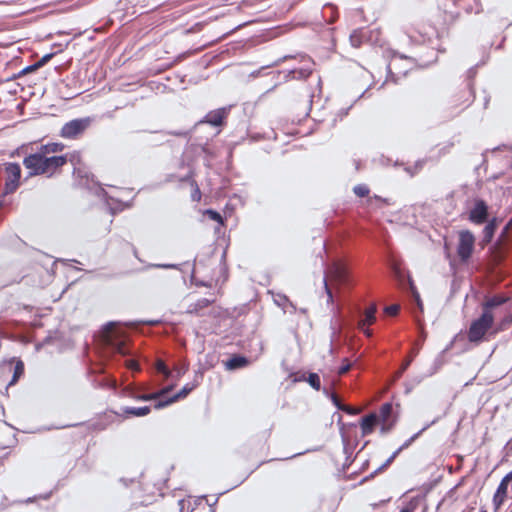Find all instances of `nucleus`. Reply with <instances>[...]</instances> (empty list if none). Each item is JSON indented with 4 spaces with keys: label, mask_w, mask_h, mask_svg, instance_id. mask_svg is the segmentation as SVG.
<instances>
[{
    "label": "nucleus",
    "mask_w": 512,
    "mask_h": 512,
    "mask_svg": "<svg viewBox=\"0 0 512 512\" xmlns=\"http://www.w3.org/2000/svg\"><path fill=\"white\" fill-rule=\"evenodd\" d=\"M248 364V359L244 356H238L235 355L231 357L228 361L225 363V367L228 370H235L239 368H243Z\"/></svg>",
    "instance_id": "obj_19"
},
{
    "label": "nucleus",
    "mask_w": 512,
    "mask_h": 512,
    "mask_svg": "<svg viewBox=\"0 0 512 512\" xmlns=\"http://www.w3.org/2000/svg\"><path fill=\"white\" fill-rule=\"evenodd\" d=\"M400 451H401V448H398L395 452H393V454L376 470V472L381 471V470L385 469L386 467H388L394 461V459L396 458V456L398 455V453Z\"/></svg>",
    "instance_id": "obj_34"
},
{
    "label": "nucleus",
    "mask_w": 512,
    "mask_h": 512,
    "mask_svg": "<svg viewBox=\"0 0 512 512\" xmlns=\"http://www.w3.org/2000/svg\"><path fill=\"white\" fill-rule=\"evenodd\" d=\"M364 334H366L368 337H370L372 335V332L371 330H369L368 328H366V326H363L362 328H360Z\"/></svg>",
    "instance_id": "obj_49"
},
{
    "label": "nucleus",
    "mask_w": 512,
    "mask_h": 512,
    "mask_svg": "<svg viewBox=\"0 0 512 512\" xmlns=\"http://www.w3.org/2000/svg\"><path fill=\"white\" fill-rule=\"evenodd\" d=\"M392 410H393V407H392L391 403L387 402L381 406L380 412H379V417L383 423L382 430L385 429V426L387 425V422L389 421V418L391 416Z\"/></svg>",
    "instance_id": "obj_22"
},
{
    "label": "nucleus",
    "mask_w": 512,
    "mask_h": 512,
    "mask_svg": "<svg viewBox=\"0 0 512 512\" xmlns=\"http://www.w3.org/2000/svg\"><path fill=\"white\" fill-rule=\"evenodd\" d=\"M365 38L364 32L361 29L354 30L349 37V41L352 47L359 48Z\"/></svg>",
    "instance_id": "obj_24"
},
{
    "label": "nucleus",
    "mask_w": 512,
    "mask_h": 512,
    "mask_svg": "<svg viewBox=\"0 0 512 512\" xmlns=\"http://www.w3.org/2000/svg\"><path fill=\"white\" fill-rule=\"evenodd\" d=\"M440 419V417H436L435 419H433L430 423H427L420 431H418L417 433H415L413 436H411L400 448L401 450L403 448H406L408 447L413 441H415L425 430H427L430 426L434 425L436 422H438V420Z\"/></svg>",
    "instance_id": "obj_26"
},
{
    "label": "nucleus",
    "mask_w": 512,
    "mask_h": 512,
    "mask_svg": "<svg viewBox=\"0 0 512 512\" xmlns=\"http://www.w3.org/2000/svg\"><path fill=\"white\" fill-rule=\"evenodd\" d=\"M91 117L76 118L65 123L60 131V136L65 139H77L91 126Z\"/></svg>",
    "instance_id": "obj_3"
},
{
    "label": "nucleus",
    "mask_w": 512,
    "mask_h": 512,
    "mask_svg": "<svg viewBox=\"0 0 512 512\" xmlns=\"http://www.w3.org/2000/svg\"><path fill=\"white\" fill-rule=\"evenodd\" d=\"M344 364L339 368L338 370V374L339 375H343L345 374L346 372L349 371V369L351 368V363L348 361V359H344L343 360Z\"/></svg>",
    "instance_id": "obj_37"
},
{
    "label": "nucleus",
    "mask_w": 512,
    "mask_h": 512,
    "mask_svg": "<svg viewBox=\"0 0 512 512\" xmlns=\"http://www.w3.org/2000/svg\"><path fill=\"white\" fill-rule=\"evenodd\" d=\"M274 302L281 307L284 312L294 313L296 311L295 305L284 294H277L274 298Z\"/></svg>",
    "instance_id": "obj_17"
},
{
    "label": "nucleus",
    "mask_w": 512,
    "mask_h": 512,
    "mask_svg": "<svg viewBox=\"0 0 512 512\" xmlns=\"http://www.w3.org/2000/svg\"><path fill=\"white\" fill-rule=\"evenodd\" d=\"M53 56V53H49L44 55L39 61H37L36 63L39 66V68L45 65Z\"/></svg>",
    "instance_id": "obj_39"
},
{
    "label": "nucleus",
    "mask_w": 512,
    "mask_h": 512,
    "mask_svg": "<svg viewBox=\"0 0 512 512\" xmlns=\"http://www.w3.org/2000/svg\"><path fill=\"white\" fill-rule=\"evenodd\" d=\"M115 416H117V413H111V414L109 415V417H115Z\"/></svg>",
    "instance_id": "obj_54"
},
{
    "label": "nucleus",
    "mask_w": 512,
    "mask_h": 512,
    "mask_svg": "<svg viewBox=\"0 0 512 512\" xmlns=\"http://www.w3.org/2000/svg\"><path fill=\"white\" fill-rule=\"evenodd\" d=\"M353 192L358 197H366L370 193V189L366 184H358L354 186Z\"/></svg>",
    "instance_id": "obj_30"
},
{
    "label": "nucleus",
    "mask_w": 512,
    "mask_h": 512,
    "mask_svg": "<svg viewBox=\"0 0 512 512\" xmlns=\"http://www.w3.org/2000/svg\"><path fill=\"white\" fill-rule=\"evenodd\" d=\"M512 323V316L509 315L507 317H505L502 322H501V325H500V328L499 329H503L505 328L506 326L510 325Z\"/></svg>",
    "instance_id": "obj_41"
},
{
    "label": "nucleus",
    "mask_w": 512,
    "mask_h": 512,
    "mask_svg": "<svg viewBox=\"0 0 512 512\" xmlns=\"http://www.w3.org/2000/svg\"><path fill=\"white\" fill-rule=\"evenodd\" d=\"M372 199H375V200H377V201H381V202H383V203H385V204H388V200H387V199H384V198H382V197H380V196H378V195H375L374 197H370V198H368V200H367V201L370 203V202L372 201Z\"/></svg>",
    "instance_id": "obj_45"
},
{
    "label": "nucleus",
    "mask_w": 512,
    "mask_h": 512,
    "mask_svg": "<svg viewBox=\"0 0 512 512\" xmlns=\"http://www.w3.org/2000/svg\"><path fill=\"white\" fill-rule=\"evenodd\" d=\"M376 311H377V308L375 305H371L369 308H367V310L365 311L364 318H362L358 323V327L362 328L363 326H368V325L373 324L376 320V316H375Z\"/></svg>",
    "instance_id": "obj_20"
},
{
    "label": "nucleus",
    "mask_w": 512,
    "mask_h": 512,
    "mask_svg": "<svg viewBox=\"0 0 512 512\" xmlns=\"http://www.w3.org/2000/svg\"><path fill=\"white\" fill-rule=\"evenodd\" d=\"M129 367H130L131 369H136V368H137V363H136L135 361L131 360V361L129 362Z\"/></svg>",
    "instance_id": "obj_52"
},
{
    "label": "nucleus",
    "mask_w": 512,
    "mask_h": 512,
    "mask_svg": "<svg viewBox=\"0 0 512 512\" xmlns=\"http://www.w3.org/2000/svg\"><path fill=\"white\" fill-rule=\"evenodd\" d=\"M475 247V236L469 230H461L458 234L457 255L461 262L466 263L472 256Z\"/></svg>",
    "instance_id": "obj_4"
},
{
    "label": "nucleus",
    "mask_w": 512,
    "mask_h": 512,
    "mask_svg": "<svg viewBox=\"0 0 512 512\" xmlns=\"http://www.w3.org/2000/svg\"><path fill=\"white\" fill-rule=\"evenodd\" d=\"M151 408L150 406H143V407H125L123 408V412L128 416L133 417H143L150 413Z\"/></svg>",
    "instance_id": "obj_21"
},
{
    "label": "nucleus",
    "mask_w": 512,
    "mask_h": 512,
    "mask_svg": "<svg viewBox=\"0 0 512 512\" xmlns=\"http://www.w3.org/2000/svg\"><path fill=\"white\" fill-rule=\"evenodd\" d=\"M156 370L159 373H162L166 378H168L171 375V371L168 369L166 364L162 360H158L156 362Z\"/></svg>",
    "instance_id": "obj_32"
},
{
    "label": "nucleus",
    "mask_w": 512,
    "mask_h": 512,
    "mask_svg": "<svg viewBox=\"0 0 512 512\" xmlns=\"http://www.w3.org/2000/svg\"><path fill=\"white\" fill-rule=\"evenodd\" d=\"M170 390H171V387H166V388L161 389L160 391H157L155 393H150V394H144V393H139L136 391H131L128 394V396L135 400L148 401V400L160 398L163 395H165L166 393H168Z\"/></svg>",
    "instance_id": "obj_13"
},
{
    "label": "nucleus",
    "mask_w": 512,
    "mask_h": 512,
    "mask_svg": "<svg viewBox=\"0 0 512 512\" xmlns=\"http://www.w3.org/2000/svg\"><path fill=\"white\" fill-rule=\"evenodd\" d=\"M207 213L210 215V217L213 219V220H221V216L219 213H217L216 211H213V210H208Z\"/></svg>",
    "instance_id": "obj_43"
},
{
    "label": "nucleus",
    "mask_w": 512,
    "mask_h": 512,
    "mask_svg": "<svg viewBox=\"0 0 512 512\" xmlns=\"http://www.w3.org/2000/svg\"><path fill=\"white\" fill-rule=\"evenodd\" d=\"M323 286H324L325 293L327 295V304L328 305H333L334 298H333L332 291H331V289H330V287L328 285V282H327V276L323 277Z\"/></svg>",
    "instance_id": "obj_31"
},
{
    "label": "nucleus",
    "mask_w": 512,
    "mask_h": 512,
    "mask_svg": "<svg viewBox=\"0 0 512 512\" xmlns=\"http://www.w3.org/2000/svg\"><path fill=\"white\" fill-rule=\"evenodd\" d=\"M506 301H507V298L503 297V296L496 295V296L490 297L483 303V311L482 312H487L488 314H492L493 308L503 305L504 303H506Z\"/></svg>",
    "instance_id": "obj_16"
},
{
    "label": "nucleus",
    "mask_w": 512,
    "mask_h": 512,
    "mask_svg": "<svg viewBox=\"0 0 512 512\" xmlns=\"http://www.w3.org/2000/svg\"><path fill=\"white\" fill-rule=\"evenodd\" d=\"M229 109L226 107L218 108L208 112L203 119H201L198 123L203 124L207 123L212 126H219L222 124L223 120L227 117Z\"/></svg>",
    "instance_id": "obj_11"
},
{
    "label": "nucleus",
    "mask_w": 512,
    "mask_h": 512,
    "mask_svg": "<svg viewBox=\"0 0 512 512\" xmlns=\"http://www.w3.org/2000/svg\"><path fill=\"white\" fill-rule=\"evenodd\" d=\"M423 165H424V160H418V161L415 163V165H414V167H413V168H412V167H407V168H406V171H407L411 176H413V175H415L416 173H418V172L422 169Z\"/></svg>",
    "instance_id": "obj_33"
},
{
    "label": "nucleus",
    "mask_w": 512,
    "mask_h": 512,
    "mask_svg": "<svg viewBox=\"0 0 512 512\" xmlns=\"http://www.w3.org/2000/svg\"><path fill=\"white\" fill-rule=\"evenodd\" d=\"M5 187L4 191L6 194L13 193L17 190L20 184L21 178V167L18 163H7L5 164Z\"/></svg>",
    "instance_id": "obj_5"
},
{
    "label": "nucleus",
    "mask_w": 512,
    "mask_h": 512,
    "mask_svg": "<svg viewBox=\"0 0 512 512\" xmlns=\"http://www.w3.org/2000/svg\"><path fill=\"white\" fill-rule=\"evenodd\" d=\"M211 303H212V300H209L207 298H200L197 301L189 304L186 312L188 314L198 315L201 310H203L204 308H207Z\"/></svg>",
    "instance_id": "obj_18"
},
{
    "label": "nucleus",
    "mask_w": 512,
    "mask_h": 512,
    "mask_svg": "<svg viewBox=\"0 0 512 512\" xmlns=\"http://www.w3.org/2000/svg\"><path fill=\"white\" fill-rule=\"evenodd\" d=\"M494 231H495V223H494V221H491L483 229L484 241L489 242L494 235Z\"/></svg>",
    "instance_id": "obj_27"
},
{
    "label": "nucleus",
    "mask_w": 512,
    "mask_h": 512,
    "mask_svg": "<svg viewBox=\"0 0 512 512\" xmlns=\"http://www.w3.org/2000/svg\"><path fill=\"white\" fill-rule=\"evenodd\" d=\"M63 149L64 145L62 143H48L45 145H41L38 151L49 156L50 154L61 152Z\"/></svg>",
    "instance_id": "obj_23"
},
{
    "label": "nucleus",
    "mask_w": 512,
    "mask_h": 512,
    "mask_svg": "<svg viewBox=\"0 0 512 512\" xmlns=\"http://www.w3.org/2000/svg\"><path fill=\"white\" fill-rule=\"evenodd\" d=\"M475 74H476V71H475V69H474V68H471V69L468 71V76H469L470 78H473V77L475 76Z\"/></svg>",
    "instance_id": "obj_51"
},
{
    "label": "nucleus",
    "mask_w": 512,
    "mask_h": 512,
    "mask_svg": "<svg viewBox=\"0 0 512 512\" xmlns=\"http://www.w3.org/2000/svg\"><path fill=\"white\" fill-rule=\"evenodd\" d=\"M171 135H174V136H187L188 133L187 132H184V131H175V132H170Z\"/></svg>",
    "instance_id": "obj_47"
},
{
    "label": "nucleus",
    "mask_w": 512,
    "mask_h": 512,
    "mask_svg": "<svg viewBox=\"0 0 512 512\" xmlns=\"http://www.w3.org/2000/svg\"><path fill=\"white\" fill-rule=\"evenodd\" d=\"M66 163V156H47L40 151L26 156L23 160V165L29 170L30 176L46 175L50 177Z\"/></svg>",
    "instance_id": "obj_1"
},
{
    "label": "nucleus",
    "mask_w": 512,
    "mask_h": 512,
    "mask_svg": "<svg viewBox=\"0 0 512 512\" xmlns=\"http://www.w3.org/2000/svg\"><path fill=\"white\" fill-rule=\"evenodd\" d=\"M340 410H342V411H344V412H346L348 414H355L356 413V411L352 407H350L348 405H345V404L342 405Z\"/></svg>",
    "instance_id": "obj_44"
},
{
    "label": "nucleus",
    "mask_w": 512,
    "mask_h": 512,
    "mask_svg": "<svg viewBox=\"0 0 512 512\" xmlns=\"http://www.w3.org/2000/svg\"><path fill=\"white\" fill-rule=\"evenodd\" d=\"M512 481V470L507 473L498 485L493 496V505L495 509H499L507 497L508 485Z\"/></svg>",
    "instance_id": "obj_9"
},
{
    "label": "nucleus",
    "mask_w": 512,
    "mask_h": 512,
    "mask_svg": "<svg viewBox=\"0 0 512 512\" xmlns=\"http://www.w3.org/2000/svg\"><path fill=\"white\" fill-rule=\"evenodd\" d=\"M407 35L412 43L425 44L431 43L432 38L437 36V31L432 26H423L422 29L409 28Z\"/></svg>",
    "instance_id": "obj_6"
},
{
    "label": "nucleus",
    "mask_w": 512,
    "mask_h": 512,
    "mask_svg": "<svg viewBox=\"0 0 512 512\" xmlns=\"http://www.w3.org/2000/svg\"><path fill=\"white\" fill-rule=\"evenodd\" d=\"M114 326V323L110 322L107 323L105 328V341L106 344L116 353L125 355L128 353L125 340L124 339H118L114 332L112 331V328Z\"/></svg>",
    "instance_id": "obj_7"
},
{
    "label": "nucleus",
    "mask_w": 512,
    "mask_h": 512,
    "mask_svg": "<svg viewBox=\"0 0 512 512\" xmlns=\"http://www.w3.org/2000/svg\"><path fill=\"white\" fill-rule=\"evenodd\" d=\"M469 86V94H470V97L471 98H474V90H473V86L471 83L468 84Z\"/></svg>",
    "instance_id": "obj_50"
},
{
    "label": "nucleus",
    "mask_w": 512,
    "mask_h": 512,
    "mask_svg": "<svg viewBox=\"0 0 512 512\" xmlns=\"http://www.w3.org/2000/svg\"><path fill=\"white\" fill-rule=\"evenodd\" d=\"M159 267L171 268L174 267V265H159Z\"/></svg>",
    "instance_id": "obj_53"
},
{
    "label": "nucleus",
    "mask_w": 512,
    "mask_h": 512,
    "mask_svg": "<svg viewBox=\"0 0 512 512\" xmlns=\"http://www.w3.org/2000/svg\"><path fill=\"white\" fill-rule=\"evenodd\" d=\"M24 372V365L21 361H18L14 367V373L11 381L9 382V385H13L17 382L18 378L23 374Z\"/></svg>",
    "instance_id": "obj_29"
},
{
    "label": "nucleus",
    "mask_w": 512,
    "mask_h": 512,
    "mask_svg": "<svg viewBox=\"0 0 512 512\" xmlns=\"http://www.w3.org/2000/svg\"><path fill=\"white\" fill-rule=\"evenodd\" d=\"M488 217V206L481 200H475L473 208L469 212L468 219L474 224H483L487 221Z\"/></svg>",
    "instance_id": "obj_8"
},
{
    "label": "nucleus",
    "mask_w": 512,
    "mask_h": 512,
    "mask_svg": "<svg viewBox=\"0 0 512 512\" xmlns=\"http://www.w3.org/2000/svg\"><path fill=\"white\" fill-rule=\"evenodd\" d=\"M412 362V358H409L407 360H405L401 366V368L399 369V371L396 373L395 377L396 378H400L402 376V374L407 370V368L410 366Z\"/></svg>",
    "instance_id": "obj_35"
},
{
    "label": "nucleus",
    "mask_w": 512,
    "mask_h": 512,
    "mask_svg": "<svg viewBox=\"0 0 512 512\" xmlns=\"http://www.w3.org/2000/svg\"><path fill=\"white\" fill-rule=\"evenodd\" d=\"M332 280L338 282L339 284H345L348 279V273L346 267L341 263H333L328 270V275Z\"/></svg>",
    "instance_id": "obj_12"
},
{
    "label": "nucleus",
    "mask_w": 512,
    "mask_h": 512,
    "mask_svg": "<svg viewBox=\"0 0 512 512\" xmlns=\"http://www.w3.org/2000/svg\"><path fill=\"white\" fill-rule=\"evenodd\" d=\"M67 157V162H70L73 165V173L74 174H80L81 170L79 168V165L81 164V155L79 152H73L70 154L65 155Z\"/></svg>",
    "instance_id": "obj_25"
},
{
    "label": "nucleus",
    "mask_w": 512,
    "mask_h": 512,
    "mask_svg": "<svg viewBox=\"0 0 512 512\" xmlns=\"http://www.w3.org/2000/svg\"><path fill=\"white\" fill-rule=\"evenodd\" d=\"M39 68V66L37 65V63H34L32 65H29L25 68H23L20 72H19V75H24V74H27L29 72H32V71H35Z\"/></svg>",
    "instance_id": "obj_38"
},
{
    "label": "nucleus",
    "mask_w": 512,
    "mask_h": 512,
    "mask_svg": "<svg viewBox=\"0 0 512 512\" xmlns=\"http://www.w3.org/2000/svg\"><path fill=\"white\" fill-rule=\"evenodd\" d=\"M494 322L493 314L482 312L479 318L472 321L467 332L468 340L472 343H479L483 340L486 333L492 327Z\"/></svg>",
    "instance_id": "obj_2"
},
{
    "label": "nucleus",
    "mask_w": 512,
    "mask_h": 512,
    "mask_svg": "<svg viewBox=\"0 0 512 512\" xmlns=\"http://www.w3.org/2000/svg\"><path fill=\"white\" fill-rule=\"evenodd\" d=\"M187 369H188L187 366H182V367L175 368V372H176L177 377H181L183 374H185Z\"/></svg>",
    "instance_id": "obj_42"
},
{
    "label": "nucleus",
    "mask_w": 512,
    "mask_h": 512,
    "mask_svg": "<svg viewBox=\"0 0 512 512\" xmlns=\"http://www.w3.org/2000/svg\"><path fill=\"white\" fill-rule=\"evenodd\" d=\"M330 398H331V401H332V403L334 404V406H335L337 409H339V410H340L343 404L341 403V401H340V399L338 398V396H337L336 394L332 393V394H331V396H330Z\"/></svg>",
    "instance_id": "obj_40"
},
{
    "label": "nucleus",
    "mask_w": 512,
    "mask_h": 512,
    "mask_svg": "<svg viewBox=\"0 0 512 512\" xmlns=\"http://www.w3.org/2000/svg\"><path fill=\"white\" fill-rule=\"evenodd\" d=\"M393 271L397 277H399V278L402 277L401 270L397 265H393Z\"/></svg>",
    "instance_id": "obj_46"
},
{
    "label": "nucleus",
    "mask_w": 512,
    "mask_h": 512,
    "mask_svg": "<svg viewBox=\"0 0 512 512\" xmlns=\"http://www.w3.org/2000/svg\"><path fill=\"white\" fill-rule=\"evenodd\" d=\"M392 427V424H389V427L387 428V430ZM383 431H386V428L383 430Z\"/></svg>",
    "instance_id": "obj_55"
},
{
    "label": "nucleus",
    "mask_w": 512,
    "mask_h": 512,
    "mask_svg": "<svg viewBox=\"0 0 512 512\" xmlns=\"http://www.w3.org/2000/svg\"><path fill=\"white\" fill-rule=\"evenodd\" d=\"M377 422L378 416L374 413L368 414L365 417H363L361 420L362 434L364 436L370 434L373 431Z\"/></svg>",
    "instance_id": "obj_14"
},
{
    "label": "nucleus",
    "mask_w": 512,
    "mask_h": 512,
    "mask_svg": "<svg viewBox=\"0 0 512 512\" xmlns=\"http://www.w3.org/2000/svg\"><path fill=\"white\" fill-rule=\"evenodd\" d=\"M400 512H414V507L411 505L405 506L400 510Z\"/></svg>",
    "instance_id": "obj_48"
},
{
    "label": "nucleus",
    "mask_w": 512,
    "mask_h": 512,
    "mask_svg": "<svg viewBox=\"0 0 512 512\" xmlns=\"http://www.w3.org/2000/svg\"><path fill=\"white\" fill-rule=\"evenodd\" d=\"M305 62L306 64L303 67L299 69H294L290 72L291 74H293V78L306 79L311 75L314 63L311 61V59H307L305 60Z\"/></svg>",
    "instance_id": "obj_15"
},
{
    "label": "nucleus",
    "mask_w": 512,
    "mask_h": 512,
    "mask_svg": "<svg viewBox=\"0 0 512 512\" xmlns=\"http://www.w3.org/2000/svg\"><path fill=\"white\" fill-rule=\"evenodd\" d=\"M399 309H400L399 305L393 304V305L387 306L385 308V313L390 315V316H395L399 312Z\"/></svg>",
    "instance_id": "obj_36"
},
{
    "label": "nucleus",
    "mask_w": 512,
    "mask_h": 512,
    "mask_svg": "<svg viewBox=\"0 0 512 512\" xmlns=\"http://www.w3.org/2000/svg\"><path fill=\"white\" fill-rule=\"evenodd\" d=\"M198 386V382L197 381H193V382H190V383H187L185 384L182 389L176 393L174 396L168 398L167 400H159L155 403L154 407L156 409H161V408H164L168 405H170L171 403L179 400V399H182V398H185L190 392H192L196 387Z\"/></svg>",
    "instance_id": "obj_10"
},
{
    "label": "nucleus",
    "mask_w": 512,
    "mask_h": 512,
    "mask_svg": "<svg viewBox=\"0 0 512 512\" xmlns=\"http://www.w3.org/2000/svg\"><path fill=\"white\" fill-rule=\"evenodd\" d=\"M307 382L309 383V385L319 391L320 388H321V381H320V377L317 373H310L308 378H307Z\"/></svg>",
    "instance_id": "obj_28"
}]
</instances>
